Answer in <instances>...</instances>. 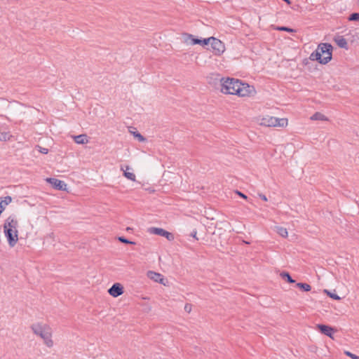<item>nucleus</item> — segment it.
I'll use <instances>...</instances> for the list:
<instances>
[{"label": "nucleus", "mask_w": 359, "mask_h": 359, "mask_svg": "<svg viewBox=\"0 0 359 359\" xmlns=\"http://www.w3.org/2000/svg\"><path fill=\"white\" fill-rule=\"evenodd\" d=\"M18 222L15 217L11 215L4 224V233L10 247H14L18 241Z\"/></svg>", "instance_id": "f257e3e1"}, {"label": "nucleus", "mask_w": 359, "mask_h": 359, "mask_svg": "<svg viewBox=\"0 0 359 359\" xmlns=\"http://www.w3.org/2000/svg\"><path fill=\"white\" fill-rule=\"evenodd\" d=\"M333 47L328 43H320L317 49L310 55L311 60H316L323 65L327 64L332 58Z\"/></svg>", "instance_id": "f03ea898"}, {"label": "nucleus", "mask_w": 359, "mask_h": 359, "mask_svg": "<svg viewBox=\"0 0 359 359\" xmlns=\"http://www.w3.org/2000/svg\"><path fill=\"white\" fill-rule=\"evenodd\" d=\"M33 332L43 339L44 344L48 347L53 346L52 340V330L49 325L46 324L36 323L31 326Z\"/></svg>", "instance_id": "7ed1b4c3"}, {"label": "nucleus", "mask_w": 359, "mask_h": 359, "mask_svg": "<svg viewBox=\"0 0 359 359\" xmlns=\"http://www.w3.org/2000/svg\"><path fill=\"white\" fill-rule=\"evenodd\" d=\"M221 91L224 94L236 95V88L242 86V82L233 78H222L220 79Z\"/></svg>", "instance_id": "20e7f679"}, {"label": "nucleus", "mask_w": 359, "mask_h": 359, "mask_svg": "<svg viewBox=\"0 0 359 359\" xmlns=\"http://www.w3.org/2000/svg\"><path fill=\"white\" fill-rule=\"evenodd\" d=\"M259 125L266 127H285L287 125V119L279 118L271 116H265L259 119Z\"/></svg>", "instance_id": "39448f33"}, {"label": "nucleus", "mask_w": 359, "mask_h": 359, "mask_svg": "<svg viewBox=\"0 0 359 359\" xmlns=\"http://www.w3.org/2000/svg\"><path fill=\"white\" fill-rule=\"evenodd\" d=\"M236 90V95L239 97L252 96L255 93L254 86L246 83H242V86H238Z\"/></svg>", "instance_id": "423d86ee"}, {"label": "nucleus", "mask_w": 359, "mask_h": 359, "mask_svg": "<svg viewBox=\"0 0 359 359\" xmlns=\"http://www.w3.org/2000/svg\"><path fill=\"white\" fill-rule=\"evenodd\" d=\"M211 48L215 55H221L225 50V46L222 41L213 36L210 37Z\"/></svg>", "instance_id": "0eeeda50"}, {"label": "nucleus", "mask_w": 359, "mask_h": 359, "mask_svg": "<svg viewBox=\"0 0 359 359\" xmlns=\"http://www.w3.org/2000/svg\"><path fill=\"white\" fill-rule=\"evenodd\" d=\"M149 231L151 233L165 237L167 238V240L169 241L174 240V235L172 233L168 232L163 229L157 228V227H151L149 229Z\"/></svg>", "instance_id": "6e6552de"}, {"label": "nucleus", "mask_w": 359, "mask_h": 359, "mask_svg": "<svg viewBox=\"0 0 359 359\" xmlns=\"http://www.w3.org/2000/svg\"><path fill=\"white\" fill-rule=\"evenodd\" d=\"M46 180L57 190L65 191L67 189V184L62 180L53 177L48 178Z\"/></svg>", "instance_id": "1a4fd4ad"}, {"label": "nucleus", "mask_w": 359, "mask_h": 359, "mask_svg": "<svg viewBox=\"0 0 359 359\" xmlns=\"http://www.w3.org/2000/svg\"><path fill=\"white\" fill-rule=\"evenodd\" d=\"M108 292L113 297H118L124 292L123 287L121 283H116L108 290Z\"/></svg>", "instance_id": "9d476101"}, {"label": "nucleus", "mask_w": 359, "mask_h": 359, "mask_svg": "<svg viewBox=\"0 0 359 359\" xmlns=\"http://www.w3.org/2000/svg\"><path fill=\"white\" fill-rule=\"evenodd\" d=\"M317 328L322 334L330 338H333L332 335L336 331L332 327L324 324L317 325Z\"/></svg>", "instance_id": "9b49d317"}, {"label": "nucleus", "mask_w": 359, "mask_h": 359, "mask_svg": "<svg viewBox=\"0 0 359 359\" xmlns=\"http://www.w3.org/2000/svg\"><path fill=\"white\" fill-rule=\"evenodd\" d=\"M184 42L187 44L196 45L199 43V39H196L194 35L188 33L182 34Z\"/></svg>", "instance_id": "f8f14e48"}, {"label": "nucleus", "mask_w": 359, "mask_h": 359, "mask_svg": "<svg viewBox=\"0 0 359 359\" xmlns=\"http://www.w3.org/2000/svg\"><path fill=\"white\" fill-rule=\"evenodd\" d=\"M334 42L339 48L348 49V46L346 39L343 36H337L334 38Z\"/></svg>", "instance_id": "ddd939ff"}, {"label": "nucleus", "mask_w": 359, "mask_h": 359, "mask_svg": "<svg viewBox=\"0 0 359 359\" xmlns=\"http://www.w3.org/2000/svg\"><path fill=\"white\" fill-rule=\"evenodd\" d=\"M147 276L150 279L154 280L155 282L163 283V276L161 273L149 271Z\"/></svg>", "instance_id": "4468645a"}, {"label": "nucleus", "mask_w": 359, "mask_h": 359, "mask_svg": "<svg viewBox=\"0 0 359 359\" xmlns=\"http://www.w3.org/2000/svg\"><path fill=\"white\" fill-rule=\"evenodd\" d=\"M130 169L129 165H126V169H124L123 166H121V170L123 171V176L127 179L135 182V175L133 172H130L128 170Z\"/></svg>", "instance_id": "2eb2a0df"}, {"label": "nucleus", "mask_w": 359, "mask_h": 359, "mask_svg": "<svg viewBox=\"0 0 359 359\" xmlns=\"http://www.w3.org/2000/svg\"><path fill=\"white\" fill-rule=\"evenodd\" d=\"M12 201V198L7 196L4 198H0V208L2 209V212L5 210L6 206Z\"/></svg>", "instance_id": "dca6fc26"}, {"label": "nucleus", "mask_w": 359, "mask_h": 359, "mask_svg": "<svg viewBox=\"0 0 359 359\" xmlns=\"http://www.w3.org/2000/svg\"><path fill=\"white\" fill-rule=\"evenodd\" d=\"M74 142L77 144H86L88 142L86 135H79L74 137Z\"/></svg>", "instance_id": "f3484780"}, {"label": "nucleus", "mask_w": 359, "mask_h": 359, "mask_svg": "<svg viewBox=\"0 0 359 359\" xmlns=\"http://www.w3.org/2000/svg\"><path fill=\"white\" fill-rule=\"evenodd\" d=\"M280 277L289 283H294L295 280L292 278L290 274L287 271H283L280 274Z\"/></svg>", "instance_id": "a211bd4d"}, {"label": "nucleus", "mask_w": 359, "mask_h": 359, "mask_svg": "<svg viewBox=\"0 0 359 359\" xmlns=\"http://www.w3.org/2000/svg\"><path fill=\"white\" fill-rule=\"evenodd\" d=\"M311 119L313 121H327V118L320 112H316L312 115Z\"/></svg>", "instance_id": "6ab92c4d"}, {"label": "nucleus", "mask_w": 359, "mask_h": 359, "mask_svg": "<svg viewBox=\"0 0 359 359\" xmlns=\"http://www.w3.org/2000/svg\"><path fill=\"white\" fill-rule=\"evenodd\" d=\"M296 287L304 292H309L311 290V286L306 283H298L296 284Z\"/></svg>", "instance_id": "aec40b11"}, {"label": "nucleus", "mask_w": 359, "mask_h": 359, "mask_svg": "<svg viewBox=\"0 0 359 359\" xmlns=\"http://www.w3.org/2000/svg\"><path fill=\"white\" fill-rule=\"evenodd\" d=\"M276 232L283 238H286L287 236V230L286 228L282 226H276Z\"/></svg>", "instance_id": "412c9836"}, {"label": "nucleus", "mask_w": 359, "mask_h": 359, "mask_svg": "<svg viewBox=\"0 0 359 359\" xmlns=\"http://www.w3.org/2000/svg\"><path fill=\"white\" fill-rule=\"evenodd\" d=\"M276 29L278 30V31H284V32H290V33L296 32L295 29L290 28L288 27H285V26L277 27L276 28Z\"/></svg>", "instance_id": "4be33fe9"}, {"label": "nucleus", "mask_w": 359, "mask_h": 359, "mask_svg": "<svg viewBox=\"0 0 359 359\" xmlns=\"http://www.w3.org/2000/svg\"><path fill=\"white\" fill-rule=\"evenodd\" d=\"M11 135L6 132H1L0 133V140L1 141H7L10 139Z\"/></svg>", "instance_id": "5701e85b"}, {"label": "nucleus", "mask_w": 359, "mask_h": 359, "mask_svg": "<svg viewBox=\"0 0 359 359\" xmlns=\"http://www.w3.org/2000/svg\"><path fill=\"white\" fill-rule=\"evenodd\" d=\"M118 240L121 243H126V244H130V245H135V242L128 240V238H125L124 236H118Z\"/></svg>", "instance_id": "b1692460"}, {"label": "nucleus", "mask_w": 359, "mask_h": 359, "mask_svg": "<svg viewBox=\"0 0 359 359\" xmlns=\"http://www.w3.org/2000/svg\"><path fill=\"white\" fill-rule=\"evenodd\" d=\"M133 134L140 142H144L146 140V138L137 131L133 132Z\"/></svg>", "instance_id": "393cba45"}, {"label": "nucleus", "mask_w": 359, "mask_h": 359, "mask_svg": "<svg viewBox=\"0 0 359 359\" xmlns=\"http://www.w3.org/2000/svg\"><path fill=\"white\" fill-rule=\"evenodd\" d=\"M350 21H359V13H353L348 17Z\"/></svg>", "instance_id": "a878e982"}, {"label": "nucleus", "mask_w": 359, "mask_h": 359, "mask_svg": "<svg viewBox=\"0 0 359 359\" xmlns=\"http://www.w3.org/2000/svg\"><path fill=\"white\" fill-rule=\"evenodd\" d=\"M211 39L210 37L203 39H199L198 45H201L203 46H207L210 43Z\"/></svg>", "instance_id": "bb28decb"}, {"label": "nucleus", "mask_w": 359, "mask_h": 359, "mask_svg": "<svg viewBox=\"0 0 359 359\" xmlns=\"http://www.w3.org/2000/svg\"><path fill=\"white\" fill-rule=\"evenodd\" d=\"M325 292L327 294V295L332 298L333 299H336V300H339L340 299V297L335 293H332L331 292H329L328 290H325Z\"/></svg>", "instance_id": "cd10ccee"}, {"label": "nucleus", "mask_w": 359, "mask_h": 359, "mask_svg": "<svg viewBox=\"0 0 359 359\" xmlns=\"http://www.w3.org/2000/svg\"><path fill=\"white\" fill-rule=\"evenodd\" d=\"M38 151L41 154H46L48 153V149L47 148L42 147L41 146L37 145Z\"/></svg>", "instance_id": "c85d7f7f"}, {"label": "nucleus", "mask_w": 359, "mask_h": 359, "mask_svg": "<svg viewBox=\"0 0 359 359\" xmlns=\"http://www.w3.org/2000/svg\"><path fill=\"white\" fill-rule=\"evenodd\" d=\"M345 354L348 356H349L350 358H351L352 359H359V356L349 352V351H345Z\"/></svg>", "instance_id": "c756f323"}, {"label": "nucleus", "mask_w": 359, "mask_h": 359, "mask_svg": "<svg viewBox=\"0 0 359 359\" xmlns=\"http://www.w3.org/2000/svg\"><path fill=\"white\" fill-rule=\"evenodd\" d=\"M192 305L190 304H186L184 306V311L187 313H190L191 311Z\"/></svg>", "instance_id": "7c9ffc66"}, {"label": "nucleus", "mask_w": 359, "mask_h": 359, "mask_svg": "<svg viewBox=\"0 0 359 359\" xmlns=\"http://www.w3.org/2000/svg\"><path fill=\"white\" fill-rule=\"evenodd\" d=\"M235 193H236L237 195H238L239 196H241V197H242V198H245V199H247V198H248L247 196H246V195H245L243 193L241 192L240 191L236 190V191H235Z\"/></svg>", "instance_id": "2f4dec72"}, {"label": "nucleus", "mask_w": 359, "mask_h": 359, "mask_svg": "<svg viewBox=\"0 0 359 359\" xmlns=\"http://www.w3.org/2000/svg\"><path fill=\"white\" fill-rule=\"evenodd\" d=\"M259 196L260 197V198H262L263 201H267V198L265 195L262 194H259Z\"/></svg>", "instance_id": "473e14b6"}, {"label": "nucleus", "mask_w": 359, "mask_h": 359, "mask_svg": "<svg viewBox=\"0 0 359 359\" xmlns=\"http://www.w3.org/2000/svg\"><path fill=\"white\" fill-rule=\"evenodd\" d=\"M196 230H194L191 233V236L198 240V238H196Z\"/></svg>", "instance_id": "72a5a7b5"}, {"label": "nucleus", "mask_w": 359, "mask_h": 359, "mask_svg": "<svg viewBox=\"0 0 359 359\" xmlns=\"http://www.w3.org/2000/svg\"><path fill=\"white\" fill-rule=\"evenodd\" d=\"M131 229H131L130 227H128V228L126 229V230H127V231H130Z\"/></svg>", "instance_id": "f704fd0d"}, {"label": "nucleus", "mask_w": 359, "mask_h": 359, "mask_svg": "<svg viewBox=\"0 0 359 359\" xmlns=\"http://www.w3.org/2000/svg\"><path fill=\"white\" fill-rule=\"evenodd\" d=\"M244 242H245V243H246V244H250V243H249V242H248V241H244Z\"/></svg>", "instance_id": "c9c22d12"}]
</instances>
